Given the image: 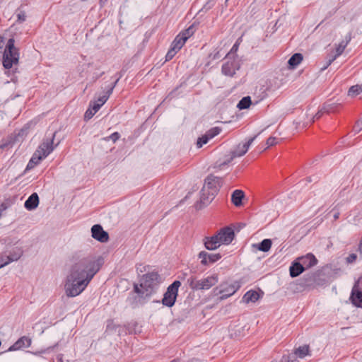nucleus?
<instances>
[{
  "instance_id": "37",
  "label": "nucleus",
  "mask_w": 362,
  "mask_h": 362,
  "mask_svg": "<svg viewBox=\"0 0 362 362\" xmlns=\"http://www.w3.org/2000/svg\"><path fill=\"white\" fill-rule=\"evenodd\" d=\"M17 18H18L17 21L18 23L24 22L26 19V16H25V11H19L17 14Z\"/></svg>"
},
{
  "instance_id": "33",
  "label": "nucleus",
  "mask_w": 362,
  "mask_h": 362,
  "mask_svg": "<svg viewBox=\"0 0 362 362\" xmlns=\"http://www.w3.org/2000/svg\"><path fill=\"white\" fill-rule=\"evenodd\" d=\"M40 160H38V156H35V153L33 156L32 157V158L30 160L29 163H28L26 168L31 169V168H34L37 164L39 163V162Z\"/></svg>"
},
{
  "instance_id": "9",
  "label": "nucleus",
  "mask_w": 362,
  "mask_h": 362,
  "mask_svg": "<svg viewBox=\"0 0 362 362\" xmlns=\"http://www.w3.org/2000/svg\"><path fill=\"white\" fill-rule=\"evenodd\" d=\"M55 134L56 132L53 133L51 138L45 139L39 146L38 148L35 151V156H38V160L45 158L51 152H52L54 148L53 142Z\"/></svg>"
},
{
  "instance_id": "51",
  "label": "nucleus",
  "mask_w": 362,
  "mask_h": 362,
  "mask_svg": "<svg viewBox=\"0 0 362 362\" xmlns=\"http://www.w3.org/2000/svg\"><path fill=\"white\" fill-rule=\"evenodd\" d=\"M358 251L362 255V237L358 245Z\"/></svg>"
},
{
  "instance_id": "54",
  "label": "nucleus",
  "mask_w": 362,
  "mask_h": 362,
  "mask_svg": "<svg viewBox=\"0 0 362 362\" xmlns=\"http://www.w3.org/2000/svg\"><path fill=\"white\" fill-rule=\"evenodd\" d=\"M307 181L309 182H311L312 181L311 177H308L307 178Z\"/></svg>"
},
{
  "instance_id": "21",
  "label": "nucleus",
  "mask_w": 362,
  "mask_h": 362,
  "mask_svg": "<svg viewBox=\"0 0 362 362\" xmlns=\"http://www.w3.org/2000/svg\"><path fill=\"white\" fill-rule=\"evenodd\" d=\"M245 194L243 191L240 189H235L231 196V202L235 206H240L243 204V199Z\"/></svg>"
},
{
  "instance_id": "8",
  "label": "nucleus",
  "mask_w": 362,
  "mask_h": 362,
  "mask_svg": "<svg viewBox=\"0 0 362 362\" xmlns=\"http://www.w3.org/2000/svg\"><path fill=\"white\" fill-rule=\"evenodd\" d=\"M181 283L180 281H175L170 284L165 293H164L163 298L162 299V303L169 308L174 305L178 293V288L180 286Z\"/></svg>"
},
{
  "instance_id": "46",
  "label": "nucleus",
  "mask_w": 362,
  "mask_h": 362,
  "mask_svg": "<svg viewBox=\"0 0 362 362\" xmlns=\"http://www.w3.org/2000/svg\"><path fill=\"white\" fill-rule=\"evenodd\" d=\"M146 266L142 264H137L136 271L139 274L146 272Z\"/></svg>"
},
{
  "instance_id": "41",
  "label": "nucleus",
  "mask_w": 362,
  "mask_h": 362,
  "mask_svg": "<svg viewBox=\"0 0 362 362\" xmlns=\"http://www.w3.org/2000/svg\"><path fill=\"white\" fill-rule=\"evenodd\" d=\"M95 112H93V110L89 107L85 112V115H84V119H90V118L93 117V116L95 115Z\"/></svg>"
},
{
  "instance_id": "55",
  "label": "nucleus",
  "mask_w": 362,
  "mask_h": 362,
  "mask_svg": "<svg viewBox=\"0 0 362 362\" xmlns=\"http://www.w3.org/2000/svg\"><path fill=\"white\" fill-rule=\"evenodd\" d=\"M120 74H117L115 76H116V78H118V76Z\"/></svg>"
},
{
  "instance_id": "49",
  "label": "nucleus",
  "mask_w": 362,
  "mask_h": 362,
  "mask_svg": "<svg viewBox=\"0 0 362 362\" xmlns=\"http://www.w3.org/2000/svg\"><path fill=\"white\" fill-rule=\"evenodd\" d=\"M351 33H349L346 37H345V41L344 42H347V45L349 43V42L351 41Z\"/></svg>"
},
{
  "instance_id": "29",
  "label": "nucleus",
  "mask_w": 362,
  "mask_h": 362,
  "mask_svg": "<svg viewBox=\"0 0 362 362\" xmlns=\"http://www.w3.org/2000/svg\"><path fill=\"white\" fill-rule=\"evenodd\" d=\"M295 354L299 358H304L305 356L309 354V346L304 345L302 346H299L298 349H296Z\"/></svg>"
},
{
  "instance_id": "52",
  "label": "nucleus",
  "mask_w": 362,
  "mask_h": 362,
  "mask_svg": "<svg viewBox=\"0 0 362 362\" xmlns=\"http://www.w3.org/2000/svg\"><path fill=\"white\" fill-rule=\"evenodd\" d=\"M218 54H219V52H217L214 54V56L213 57V59H218V58H219Z\"/></svg>"
},
{
  "instance_id": "18",
  "label": "nucleus",
  "mask_w": 362,
  "mask_h": 362,
  "mask_svg": "<svg viewBox=\"0 0 362 362\" xmlns=\"http://www.w3.org/2000/svg\"><path fill=\"white\" fill-rule=\"evenodd\" d=\"M31 344V339L25 336L19 338L12 346H11L8 351H17L22 348L29 347Z\"/></svg>"
},
{
  "instance_id": "53",
  "label": "nucleus",
  "mask_w": 362,
  "mask_h": 362,
  "mask_svg": "<svg viewBox=\"0 0 362 362\" xmlns=\"http://www.w3.org/2000/svg\"><path fill=\"white\" fill-rule=\"evenodd\" d=\"M339 213L335 214L334 215V218L335 220H336V219H337V218H339Z\"/></svg>"
},
{
  "instance_id": "43",
  "label": "nucleus",
  "mask_w": 362,
  "mask_h": 362,
  "mask_svg": "<svg viewBox=\"0 0 362 362\" xmlns=\"http://www.w3.org/2000/svg\"><path fill=\"white\" fill-rule=\"evenodd\" d=\"M356 258L357 255L355 253H351L346 257V262L351 264L356 261Z\"/></svg>"
},
{
  "instance_id": "36",
  "label": "nucleus",
  "mask_w": 362,
  "mask_h": 362,
  "mask_svg": "<svg viewBox=\"0 0 362 362\" xmlns=\"http://www.w3.org/2000/svg\"><path fill=\"white\" fill-rule=\"evenodd\" d=\"M111 94H109V92L108 90H107L106 93L105 95H103V96L101 97H99L98 100L95 101L97 103H98L99 105H100V106L103 105L105 102L107 100V99L109 98V97L110 96Z\"/></svg>"
},
{
  "instance_id": "42",
  "label": "nucleus",
  "mask_w": 362,
  "mask_h": 362,
  "mask_svg": "<svg viewBox=\"0 0 362 362\" xmlns=\"http://www.w3.org/2000/svg\"><path fill=\"white\" fill-rule=\"evenodd\" d=\"M276 144H277L276 138L273 137V136H270L269 138H268V139L267 140V142H266L267 147L272 146L275 145Z\"/></svg>"
},
{
  "instance_id": "1",
  "label": "nucleus",
  "mask_w": 362,
  "mask_h": 362,
  "mask_svg": "<svg viewBox=\"0 0 362 362\" xmlns=\"http://www.w3.org/2000/svg\"><path fill=\"white\" fill-rule=\"evenodd\" d=\"M100 264L93 257L75 255L70 259L64 281V291L69 298L80 295L100 270Z\"/></svg>"
},
{
  "instance_id": "28",
  "label": "nucleus",
  "mask_w": 362,
  "mask_h": 362,
  "mask_svg": "<svg viewBox=\"0 0 362 362\" xmlns=\"http://www.w3.org/2000/svg\"><path fill=\"white\" fill-rule=\"evenodd\" d=\"M251 104V98L250 96L243 98L237 105V107L240 110L247 109Z\"/></svg>"
},
{
  "instance_id": "14",
  "label": "nucleus",
  "mask_w": 362,
  "mask_h": 362,
  "mask_svg": "<svg viewBox=\"0 0 362 362\" xmlns=\"http://www.w3.org/2000/svg\"><path fill=\"white\" fill-rule=\"evenodd\" d=\"M92 237L100 243H106L109 240L108 233L105 231L99 224H95L91 228Z\"/></svg>"
},
{
  "instance_id": "22",
  "label": "nucleus",
  "mask_w": 362,
  "mask_h": 362,
  "mask_svg": "<svg viewBox=\"0 0 362 362\" xmlns=\"http://www.w3.org/2000/svg\"><path fill=\"white\" fill-rule=\"evenodd\" d=\"M289 271L291 276L294 278L302 274L305 271V269L302 267L300 263L297 260L293 262V264L290 267Z\"/></svg>"
},
{
  "instance_id": "35",
  "label": "nucleus",
  "mask_w": 362,
  "mask_h": 362,
  "mask_svg": "<svg viewBox=\"0 0 362 362\" xmlns=\"http://www.w3.org/2000/svg\"><path fill=\"white\" fill-rule=\"evenodd\" d=\"M221 129L219 127H214L209 129L206 134L210 139L214 138L216 135L219 134Z\"/></svg>"
},
{
  "instance_id": "3",
  "label": "nucleus",
  "mask_w": 362,
  "mask_h": 362,
  "mask_svg": "<svg viewBox=\"0 0 362 362\" xmlns=\"http://www.w3.org/2000/svg\"><path fill=\"white\" fill-rule=\"evenodd\" d=\"M221 186V179L213 175L206 177L204 185L201 190L200 203L206 206L209 204L217 194Z\"/></svg>"
},
{
  "instance_id": "39",
  "label": "nucleus",
  "mask_w": 362,
  "mask_h": 362,
  "mask_svg": "<svg viewBox=\"0 0 362 362\" xmlns=\"http://www.w3.org/2000/svg\"><path fill=\"white\" fill-rule=\"evenodd\" d=\"M121 77H122V75L119 74L118 76V78H116L115 81H114V83L108 86L107 90L109 92V94H112L115 87L116 86L117 83H118V81H119Z\"/></svg>"
},
{
  "instance_id": "13",
  "label": "nucleus",
  "mask_w": 362,
  "mask_h": 362,
  "mask_svg": "<svg viewBox=\"0 0 362 362\" xmlns=\"http://www.w3.org/2000/svg\"><path fill=\"white\" fill-rule=\"evenodd\" d=\"M216 235L218 236V240H220L222 245L230 244L235 236L233 230L230 227H224L221 228Z\"/></svg>"
},
{
  "instance_id": "12",
  "label": "nucleus",
  "mask_w": 362,
  "mask_h": 362,
  "mask_svg": "<svg viewBox=\"0 0 362 362\" xmlns=\"http://www.w3.org/2000/svg\"><path fill=\"white\" fill-rule=\"evenodd\" d=\"M23 255V250L21 248H15L9 255H0V269L8 264L12 262L17 261Z\"/></svg>"
},
{
  "instance_id": "15",
  "label": "nucleus",
  "mask_w": 362,
  "mask_h": 362,
  "mask_svg": "<svg viewBox=\"0 0 362 362\" xmlns=\"http://www.w3.org/2000/svg\"><path fill=\"white\" fill-rule=\"evenodd\" d=\"M198 257L201 259V264L206 266L219 260L221 258V255L219 253L210 254L206 251H201L198 255Z\"/></svg>"
},
{
  "instance_id": "2",
  "label": "nucleus",
  "mask_w": 362,
  "mask_h": 362,
  "mask_svg": "<svg viewBox=\"0 0 362 362\" xmlns=\"http://www.w3.org/2000/svg\"><path fill=\"white\" fill-rule=\"evenodd\" d=\"M159 275L156 272L147 273L142 276L140 284H134V291L141 298L150 297L158 286Z\"/></svg>"
},
{
  "instance_id": "10",
  "label": "nucleus",
  "mask_w": 362,
  "mask_h": 362,
  "mask_svg": "<svg viewBox=\"0 0 362 362\" xmlns=\"http://www.w3.org/2000/svg\"><path fill=\"white\" fill-rule=\"evenodd\" d=\"M226 60L222 65L221 72L226 76L233 77L235 74L236 71L240 68V61L235 57L233 59L226 58Z\"/></svg>"
},
{
  "instance_id": "56",
  "label": "nucleus",
  "mask_w": 362,
  "mask_h": 362,
  "mask_svg": "<svg viewBox=\"0 0 362 362\" xmlns=\"http://www.w3.org/2000/svg\"><path fill=\"white\" fill-rule=\"evenodd\" d=\"M206 197H209V194L207 192L206 193Z\"/></svg>"
},
{
  "instance_id": "25",
  "label": "nucleus",
  "mask_w": 362,
  "mask_h": 362,
  "mask_svg": "<svg viewBox=\"0 0 362 362\" xmlns=\"http://www.w3.org/2000/svg\"><path fill=\"white\" fill-rule=\"evenodd\" d=\"M272 242L270 239H264L259 244H254L253 247H257V248L262 252H268L272 247Z\"/></svg>"
},
{
  "instance_id": "44",
  "label": "nucleus",
  "mask_w": 362,
  "mask_h": 362,
  "mask_svg": "<svg viewBox=\"0 0 362 362\" xmlns=\"http://www.w3.org/2000/svg\"><path fill=\"white\" fill-rule=\"evenodd\" d=\"M326 112L324 110H322V107L318 110V112L315 115V116L313 117V122L315 121V119H320L322 115Z\"/></svg>"
},
{
  "instance_id": "47",
  "label": "nucleus",
  "mask_w": 362,
  "mask_h": 362,
  "mask_svg": "<svg viewBox=\"0 0 362 362\" xmlns=\"http://www.w3.org/2000/svg\"><path fill=\"white\" fill-rule=\"evenodd\" d=\"M119 136L120 135L118 132H114L110 136V139H111L113 142H115L119 139Z\"/></svg>"
},
{
  "instance_id": "50",
  "label": "nucleus",
  "mask_w": 362,
  "mask_h": 362,
  "mask_svg": "<svg viewBox=\"0 0 362 362\" xmlns=\"http://www.w3.org/2000/svg\"><path fill=\"white\" fill-rule=\"evenodd\" d=\"M8 208V205L6 203H2L0 205V211L2 213L4 211H5Z\"/></svg>"
},
{
  "instance_id": "40",
  "label": "nucleus",
  "mask_w": 362,
  "mask_h": 362,
  "mask_svg": "<svg viewBox=\"0 0 362 362\" xmlns=\"http://www.w3.org/2000/svg\"><path fill=\"white\" fill-rule=\"evenodd\" d=\"M216 0H209L203 6L202 10L208 11L211 9L215 4Z\"/></svg>"
},
{
  "instance_id": "23",
  "label": "nucleus",
  "mask_w": 362,
  "mask_h": 362,
  "mask_svg": "<svg viewBox=\"0 0 362 362\" xmlns=\"http://www.w3.org/2000/svg\"><path fill=\"white\" fill-rule=\"evenodd\" d=\"M259 298V293L257 291H252V290H250V291L246 292V293L244 295V296L243 298V301L247 303H248L250 302L255 303Z\"/></svg>"
},
{
  "instance_id": "20",
  "label": "nucleus",
  "mask_w": 362,
  "mask_h": 362,
  "mask_svg": "<svg viewBox=\"0 0 362 362\" xmlns=\"http://www.w3.org/2000/svg\"><path fill=\"white\" fill-rule=\"evenodd\" d=\"M39 204V197L37 193H33L25 202L24 206L28 210H33Z\"/></svg>"
},
{
  "instance_id": "24",
  "label": "nucleus",
  "mask_w": 362,
  "mask_h": 362,
  "mask_svg": "<svg viewBox=\"0 0 362 362\" xmlns=\"http://www.w3.org/2000/svg\"><path fill=\"white\" fill-rule=\"evenodd\" d=\"M302 54L296 53L288 59V64L291 69H295L303 60Z\"/></svg>"
},
{
  "instance_id": "34",
  "label": "nucleus",
  "mask_w": 362,
  "mask_h": 362,
  "mask_svg": "<svg viewBox=\"0 0 362 362\" xmlns=\"http://www.w3.org/2000/svg\"><path fill=\"white\" fill-rule=\"evenodd\" d=\"M211 139L206 134L199 137L197 140V145L198 148H201L204 144H206L209 140Z\"/></svg>"
},
{
  "instance_id": "17",
  "label": "nucleus",
  "mask_w": 362,
  "mask_h": 362,
  "mask_svg": "<svg viewBox=\"0 0 362 362\" xmlns=\"http://www.w3.org/2000/svg\"><path fill=\"white\" fill-rule=\"evenodd\" d=\"M203 242L204 247L209 250H214L222 245L216 234L211 237H205Z\"/></svg>"
},
{
  "instance_id": "58",
  "label": "nucleus",
  "mask_w": 362,
  "mask_h": 362,
  "mask_svg": "<svg viewBox=\"0 0 362 362\" xmlns=\"http://www.w3.org/2000/svg\"><path fill=\"white\" fill-rule=\"evenodd\" d=\"M228 1V0H226V2H225V3L226 4Z\"/></svg>"
},
{
  "instance_id": "31",
  "label": "nucleus",
  "mask_w": 362,
  "mask_h": 362,
  "mask_svg": "<svg viewBox=\"0 0 362 362\" xmlns=\"http://www.w3.org/2000/svg\"><path fill=\"white\" fill-rule=\"evenodd\" d=\"M238 46H239V44L238 42H236L232 47L230 51L226 56V58H227V59H233V57L238 58L236 52L238 49Z\"/></svg>"
},
{
  "instance_id": "5",
  "label": "nucleus",
  "mask_w": 362,
  "mask_h": 362,
  "mask_svg": "<svg viewBox=\"0 0 362 362\" xmlns=\"http://www.w3.org/2000/svg\"><path fill=\"white\" fill-rule=\"evenodd\" d=\"M14 44V39L10 38L6 45L3 54V66L5 69H10L18 62L19 52Z\"/></svg>"
},
{
  "instance_id": "45",
  "label": "nucleus",
  "mask_w": 362,
  "mask_h": 362,
  "mask_svg": "<svg viewBox=\"0 0 362 362\" xmlns=\"http://www.w3.org/2000/svg\"><path fill=\"white\" fill-rule=\"evenodd\" d=\"M90 107L93 110V112H95V113H96L100 110L101 106L95 101L93 102V105H90Z\"/></svg>"
},
{
  "instance_id": "57",
  "label": "nucleus",
  "mask_w": 362,
  "mask_h": 362,
  "mask_svg": "<svg viewBox=\"0 0 362 362\" xmlns=\"http://www.w3.org/2000/svg\"><path fill=\"white\" fill-rule=\"evenodd\" d=\"M358 280H362V276L361 278H359Z\"/></svg>"
},
{
  "instance_id": "6",
  "label": "nucleus",
  "mask_w": 362,
  "mask_h": 362,
  "mask_svg": "<svg viewBox=\"0 0 362 362\" xmlns=\"http://www.w3.org/2000/svg\"><path fill=\"white\" fill-rule=\"evenodd\" d=\"M239 288L240 285L237 282L233 284L223 283L214 288L213 292L214 295H221L220 300H222L233 296Z\"/></svg>"
},
{
  "instance_id": "16",
  "label": "nucleus",
  "mask_w": 362,
  "mask_h": 362,
  "mask_svg": "<svg viewBox=\"0 0 362 362\" xmlns=\"http://www.w3.org/2000/svg\"><path fill=\"white\" fill-rule=\"evenodd\" d=\"M297 260L300 263L305 270L314 267L317 263V259L311 253H308L305 256L300 257Z\"/></svg>"
},
{
  "instance_id": "27",
  "label": "nucleus",
  "mask_w": 362,
  "mask_h": 362,
  "mask_svg": "<svg viewBox=\"0 0 362 362\" xmlns=\"http://www.w3.org/2000/svg\"><path fill=\"white\" fill-rule=\"evenodd\" d=\"M195 32L194 25H191L188 28L182 31L179 35L186 42Z\"/></svg>"
},
{
  "instance_id": "32",
  "label": "nucleus",
  "mask_w": 362,
  "mask_h": 362,
  "mask_svg": "<svg viewBox=\"0 0 362 362\" xmlns=\"http://www.w3.org/2000/svg\"><path fill=\"white\" fill-rule=\"evenodd\" d=\"M339 104L335 103L327 102L323 104L322 110H324L326 112H330L334 110V109L339 105Z\"/></svg>"
},
{
  "instance_id": "26",
  "label": "nucleus",
  "mask_w": 362,
  "mask_h": 362,
  "mask_svg": "<svg viewBox=\"0 0 362 362\" xmlns=\"http://www.w3.org/2000/svg\"><path fill=\"white\" fill-rule=\"evenodd\" d=\"M185 43V41L179 35H177L173 41L170 48L177 52L182 47Z\"/></svg>"
},
{
  "instance_id": "48",
  "label": "nucleus",
  "mask_w": 362,
  "mask_h": 362,
  "mask_svg": "<svg viewBox=\"0 0 362 362\" xmlns=\"http://www.w3.org/2000/svg\"><path fill=\"white\" fill-rule=\"evenodd\" d=\"M356 128H357L358 129L356 130L357 132H360L361 129H362V117L361 118L360 120H358L356 124Z\"/></svg>"
},
{
  "instance_id": "38",
  "label": "nucleus",
  "mask_w": 362,
  "mask_h": 362,
  "mask_svg": "<svg viewBox=\"0 0 362 362\" xmlns=\"http://www.w3.org/2000/svg\"><path fill=\"white\" fill-rule=\"evenodd\" d=\"M177 52H175L173 49H170L165 55V61L171 60L174 56L176 54Z\"/></svg>"
},
{
  "instance_id": "11",
  "label": "nucleus",
  "mask_w": 362,
  "mask_h": 362,
  "mask_svg": "<svg viewBox=\"0 0 362 362\" xmlns=\"http://www.w3.org/2000/svg\"><path fill=\"white\" fill-rule=\"evenodd\" d=\"M350 299L355 306L362 308V280H358L355 283Z\"/></svg>"
},
{
  "instance_id": "4",
  "label": "nucleus",
  "mask_w": 362,
  "mask_h": 362,
  "mask_svg": "<svg viewBox=\"0 0 362 362\" xmlns=\"http://www.w3.org/2000/svg\"><path fill=\"white\" fill-rule=\"evenodd\" d=\"M218 281V275L214 274L205 278L197 279L196 276H192L187 279V284L192 290H208Z\"/></svg>"
},
{
  "instance_id": "30",
  "label": "nucleus",
  "mask_w": 362,
  "mask_h": 362,
  "mask_svg": "<svg viewBox=\"0 0 362 362\" xmlns=\"http://www.w3.org/2000/svg\"><path fill=\"white\" fill-rule=\"evenodd\" d=\"M362 92V86L359 85H354L350 87L348 91V95L350 97H356Z\"/></svg>"
},
{
  "instance_id": "19",
  "label": "nucleus",
  "mask_w": 362,
  "mask_h": 362,
  "mask_svg": "<svg viewBox=\"0 0 362 362\" xmlns=\"http://www.w3.org/2000/svg\"><path fill=\"white\" fill-rule=\"evenodd\" d=\"M346 46L347 42H344V40L341 42L336 48V54L334 57L329 58L326 64L323 67H322L321 69H326L337 59V57H338L343 53Z\"/></svg>"
},
{
  "instance_id": "7",
  "label": "nucleus",
  "mask_w": 362,
  "mask_h": 362,
  "mask_svg": "<svg viewBox=\"0 0 362 362\" xmlns=\"http://www.w3.org/2000/svg\"><path fill=\"white\" fill-rule=\"evenodd\" d=\"M257 136V135L254 136L243 145L239 144L236 147V148L231 152V156L230 157V158L218 164L217 168H218L219 169H222L225 165H227L229 163H230L233 160V158L236 157H241L243 155H245L247 152L250 146L252 145V142L255 141Z\"/></svg>"
}]
</instances>
